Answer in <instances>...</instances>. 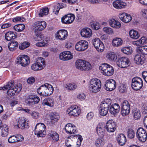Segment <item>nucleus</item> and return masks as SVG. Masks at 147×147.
Instances as JSON below:
<instances>
[{"label":"nucleus","mask_w":147,"mask_h":147,"mask_svg":"<svg viewBox=\"0 0 147 147\" xmlns=\"http://www.w3.org/2000/svg\"><path fill=\"white\" fill-rule=\"evenodd\" d=\"M54 90L53 88L51 85L46 83L43 84L38 88V93L41 96H47L51 95Z\"/></svg>","instance_id":"f257e3e1"},{"label":"nucleus","mask_w":147,"mask_h":147,"mask_svg":"<svg viewBox=\"0 0 147 147\" xmlns=\"http://www.w3.org/2000/svg\"><path fill=\"white\" fill-rule=\"evenodd\" d=\"M111 104V100L110 99H105L100 105L99 109V114L103 116H106L108 113L109 107Z\"/></svg>","instance_id":"f03ea898"},{"label":"nucleus","mask_w":147,"mask_h":147,"mask_svg":"<svg viewBox=\"0 0 147 147\" xmlns=\"http://www.w3.org/2000/svg\"><path fill=\"white\" fill-rule=\"evenodd\" d=\"M101 87V82L99 79H92L90 80L89 88L90 90L92 93H96L99 91Z\"/></svg>","instance_id":"7ed1b4c3"},{"label":"nucleus","mask_w":147,"mask_h":147,"mask_svg":"<svg viewBox=\"0 0 147 147\" xmlns=\"http://www.w3.org/2000/svg\"><path fill=\"white\" fill-rule=\"evenodd\" d=\"M99 68L103 74L106 76H111L114 73V70L113 67L108 64H101L100 65Z\"/></svg>","instance_id":"20e7f679"},{"label":"nucleus","mask_w":147,"mask_h":147,"mask_svg":"<svg viewBox=\"0 0 147 147\" xmlns=\"http://www.w3.org/2000/svg\"><path fill=\"white\" fill-rule=\"evenodd\" d=\"M46 126L42 123H38L36 125L34 130V133L38 137H43L46 134Z\"/></svg>","instance_id":"39448f33"},{"label":"nucleus","mask_w":147,"mask_h":147,"mask_svg":"<svg viewBox=\"0 0 147 147\" xmlns=\"http://www.w3.org/2000/svg\"><path fill=\"white\" fill-rule=\"evenodd\" d=\"M40 98L37 95L32 94L25 96V102L28 106L37 104L39 102Z\"/></svg>","instance_id":"423d86ee"},{"label":"nucleus","mask_w":147,"mask_h":147,"mask_svg":"<svg viewBox=\"0 0 147 147\" xmlns=\"http://www.w3.org/2000/svg\"><path fill=\"white\" fill-rule=\"evenodd\" d=\"M76 65L77 68L82 71L90 70L91 69V65L90 63L82 59L77 60Z\"/></svg>","instance_id":"0eeeda50"},{"label":"nucleus","mask_w":147,"mask_h":147,"mask_svg":"<svg viewBox=\"0 0 147 147\" xmlns=\"http://www.w3.org/2000/svg\"><path fill=\"white\" fill-rule=\"evenodd\" d=\"M45 65L44 59L40 57L37 59L36 62L32 65L31 68L34 71L40 70L44 68Z\"/></svg>","instance_id":"6e6552de"},{"label":"nucleus","mask_w":147,"mask_h":147,"mask_svg":"<svg viewBox=\"0 0 147 147\" xmlns=\"http://www.w3.org/2000/svg\"><path fill=\"white\" fill-rule=\"evenodd\" d=\"M143 86V82L140 77H135L132 80L131 87L134 90H138L140 89Z\"/></svg>","instance_id":"1a4fd4ad"},{"label":"nucleus","mask_w":147,"mask_h":147,"mask_svg":"<svg viewBox=\"0 0 147 147\" xmlns=\"http://www.w3.org/2000/svg\"><path fill=\"white\" fill-rule=\"evenodd\" d=\"M136 136L139 141L142 142H145L147 138L146 131L142 127L139 128L136 132Z\"/></svg>","instance_id":"9d476101"},{"label":"nucleus","mask_w":147,"mask_h":147,"mask_svg":"<svg viewBox=\"0 0 147 147\" xmlns=\"http://www.w3.org/2000/svg\"><path fill=\"white\" fill-rule=\"evenodd\" d=\"M17 63L23 67H25L30 63L29 57L26 55H19L17 58Z\"/></svg>","instance_id":"9b49d317"},{"label":"nucleus","mask_w":147,"mask_h":147,"mask_svg":"<svg viewBox=\"0 0 147 147\" xmlns=\"http://www.w3.org/2000/svg\"><path fill=\"white\" fill-rule=\"evenodd\" d=\"M116 63L119 67L125 68L128 67L130 64L129 59L125 57H122L118 58Z\"/></svg>","instance_id":"f8f14e48"},{"label":"nucleus","mask_w":147,"mask_h":147,"mask_svg":"<svg viewBox=\"0 0 147 147\" xmlns=\"http://www.w3.org/2000/svg\"><path fill=\"white\" fill-rule=\"evenodd\" d=\"M80 112L79 107L76 105H73L69 107L67 109L66 113L69 116H77Z\"/></svg>","instance_id":"ddd939ff"},{"label":"nucleus","mask_w":147,"mask_h":147,"mask_svg":"<svg viewBox=\"0 0 147 147\" xmlns=\"http://www.w3.org/2000/svg\"><path fill=\"white\" fill-rule=\"evenodd\" d=\"M88 42L86 40H80L76 44L75 49L78 51H83L88 48Z\"/></svg>","instance_id":"4468645a"},{"label":"nucleus","mask_w":147,"mask_h":147,"mask_svg":"<svg viewBox=\"0 0 147 147\" xmlns=\"http://www.w3.org/2000/svg\"><path fill=\"white\" fill-rule=\"evenodd\" d=\"M92 43L98 52H101L104 49V45L103 42L98 38H96L92 40Z\"/></svg>","instance_id":"2eb2a0df"},{"label":"nucleus","mask_w":147,"mask_h":147,"mask_svg":"<svg viewBox=\"0 0 147 147\" xmlns=\"http://www.w3.org/2000/svg\"><path fill=\"white\" fill-rule=\"evenodd\" d=\"M116 83L115 80L110 79L106 80L104 88L107 91H111L116 87Z\"/></svg>","instance_id":"dca6fc26"},{"label":"nucleus","mask_w":147,"mask_h":147,"mask_svg":"<svg viewBox=\"0 0 147 147\" xmlns=\"http://www.w3.org/2000/svg\"><path fill=\"white\" fill-rule=\"evenodd\" d=\"M18 120L17 126L19 128L23 129L29 127L26 118L20 117Z\"/></svg>","instance_id":"f3484780"},{"label":"nucleus","mask_w":147,"mask_h":147,"mask_svg":"<svg viewBox=\"0 0 147 147\" xmlns=\"http://www.w3.org/2000/svg\"><path fill=\"white\" fill-rule=\"evenodd\" d=\"M105 125L107 131L110 133L114 132L116 129V123L112 120L108 121Z\"/></svg>","instance_id":"a211bd4d"},{"label":"nucleus","mask_w":147,"mask_h":147,"mask_svg":"<svg viewBox=\"0 0 147 147\" xmlns=\"http://www.w3.org/2000/svg\"><path fill=\"white\" fill-rule=\"evenodd\" d=\"M109 108V112L110 114L114 116L117 114L120 109L119 105L116 103L111 105Z\"/></svg>","instance_id":"6ab92c4d"},{"label":"nucleus","mask_w":147,"mask_h":147,"mask_svg":"<svg viewBox=\"0 0 147 147\" xmlns=\"http://www.w3.org/2000/svg\"><path fill=\"white\" fill-rule=\"evenodd\" d=\"M35 27V30L40 31L44 29L46 27V23L44 21H38L34 24Z\"/></svg>","instance_id":"aec40b11"},{"label":"nucleus","mask_w":147,"mask_h":147,"mask_svg":"<svg viewBox=\"0 0 147 147\" xmlns=\"http://www.w3.org/2000/svg\"><path fill=\"white\" fill-rule=\"evenodd\" d=\"M66 132L69 134H75L77 133L76 127L71 123H68L65 126Z\"/></svg>","instance_id":"412c9836"},{"label":"nucleus","mask_w":147,"mask_h":147,"mask_svg":"<svg viewBox=\"0 0 147 147\" xmlns=\"http://www.w3.org/2000/svg\"><path fill=\"white\" fill-rule=\"evenodd\" d=\"M75 19L74 16L71 14L65 15L61 18L62 22L65 24H69L72 23Z\"/></svg>","instance_id":"4be33fe9"},{"label":"nucleus","mask_w":147,"mask_h":147,"mask_svg":"<svg viewBox=\"0 0 147 147\" xmlns=\"http://www.w3.org/2000/svg\"><path fill=\"white\" fill-rule=\"evenodd\" d=\"M59 59L63 61L71 59L73 58V55L69 51H65L60 53Z\"/></svg>","instance_id":"5701e85b"},{"label":"nucleus","mask_w":147,"mask_h":147,"mask_svg":"<svg viewBox=\"0 0 147 147\" xmlns=\"http://www.w3.org/2000/svg\"><path fill=\"white\" fill-rule=\"evenodd\" d=\"M56 37L61 40H65L68 36V32L66 30H59L57 33Z\"/></svg>","instance_id":"b1692460"},{"label":"nucleus","mask_w":147,"mask_h":147,"mask_svg":"<svg viewBox=\"0 0 147 147\" xmlns=\"http://www.w3.org/2000/svg\"><path fill=\"white\" fill-rule=\"evenodd\" d=\"M119 17L122 21L126 23L129 22L132 19L131 16L125 13H120Z\"/></svg>","instance_id":"393cba45"},{"label":"nucleus","mask_w":147,"mask_h":147,"mask_svg":"<svg viewBox=\"0 0 147 147\" xmlns=\"http://www.w3.org/2000/svg\"><path fill=\"white\" fill-rule=\"evenodd\" d=\"M48 135L50 140L53 142H57L59 140V135L56 131H49Z\"/></svg>","instance_id":"a878e982"},{"label":"nucleus","mask_w":147,"mask_h":147,"mask_svg":"<svg viewBox=\"0 0 147 147\" xmlns=\"http://www.w3.org/2000/svg\"><path fill=\"white\" fill-rule=\"evenodd\" d=\"M144 56H142L141 54H137L135 55L134 58V62L138 65L143 64L145 61Z\"/></svg>","instance_id":"bb28decb"},{"label":"nucleus","mask_w":147,"mask_h":147,"mask_svg":"<svg viewBox=\"0 0 147 147\" xmlns=\"http://www.w3.org/2000/svg\"><path fill=\"white\" fill-rule=\"evenodd\" d=\"M14 84V81L13 80H11L10 82H9V85H10L9 86V88L7 89V94L10 96H14L15 93L17 92L14 89L15 88Z\"/></svg>","instance_id":"cd10ccee"},{"label":"nucleus","mask_w":147,"mask_h":147,"mask_svg":"<svg viewBox=\"0 0 147 147\" xmlns=\"http://www.w3.org/2000/svg\"><path fill=\"white\" fill-rule=\"evenodd\" d=\"M117 142L120 146H123L126 142L127 139L125 136L123 134H118L116 137Z\"/></svg>","instance_id":"c85d7f7f"},{"label":"nucleus","mask_w":147,"mask_h":147,"mask_svg":"<svg viewBox=\"0 0 147 147\" xmlns=\"http://www.w3.org/2000/svg\"><path fill=\"white\" fill-rule=\"evenodd\" d=\"M106 125L102 123L100 124L96 127V131L98 135L103 136L105 134Z\"/></svg>","instance_id":"c756f323"},{"label":"nucleus","mask_w":147,"mask_h":147,"mask_svg":"<svg viewBox=\"0 0 147 147\" xmlns=\"http://www.w3.org/2000/svg\"><path fill=\"white\" fill-rule=\"evenodd\" d=\"M113 5L116 9H120L125 8L127 5L126 3L119 0H116L113 3Z\"/></svg>","instance_id":"7c9ffc66"},{"label":"nucleus","mask_w":147,"mask_h":147,"mask_svg":"<svg viewBox=\"0 0 147 147\" xmlns=\"http://www.w3.org/2000/svg\"><path fill=\"white\" fill-rule=\"evenodd\" d=\"M92 30L89 28H83L81 31V35L84 37L88 38L90 37L92 35Z\"/></svg>","instance_id":"2f4dec72"},{"label":"nucleus","mask_w":147,"mask_h":147,"mask_svg":"<svg viewBox=\"0 0 147 147\" xmlns=\"http://www.w3.org/2000/svg\"><path fill=\"white\" fill-rule=\"evenodd\" d=\"M54 102L52 98H47L45 99L42 101V105H47L50 107L53 106Z\"/></svg>","instance_id":"473e14b6"},{"label":"nucleus","mask_w":147,"mask_h":147,"mask_svg":"<svg viewBox=\"0 0 147 147\" xmlns=\"http://www.w3.org/2000/svg\"><path fill=\"white\" fill-rule=\"evenodd\" d=\"M16 37V35L12 31L8 32L6 33L5 35V39L8 41L11 40L12 39H14Z\"/></svg>","instance_id":"72a5a7b5"},{"label":"nucleus","mask_w":147,"mask_h":147,"mask_svg":"<svg viewBox=\"0 0 147 147\" xmlns=\"http://www.w3.org/2000/svg\"><path fill=\"white\" fill-rule=\"evenodd\" d=\"M18 45V43L16 41L13 40L8 45L9 50L11 51H13L16 49Z\"/></svg>","instance_id":"f704fd0d"},{"label":"nucleus","mask_w":147,"mask_h":147,"mask_svg":"<svg viewBox=\"0 0 147 147\" xmlns=\"http://www.w3.org/2000/svg\"><path fill=\"white\" fill-rule=\"evenodd\" d=\"M132 113L134 118L136 120L140 119L141 117L140 111L139 109L134 108L132 110Z\"/></svg>","instance_id":"c9c22d12"},{"label":"nucleus","mask_w":147,"mask_h":147,"mask_svg":"<svg viewBox=\"0 0 147 147\" xmlns=\"http://www.w3.org/2000/svg\"><path fill=\"white\" fill-rule=\"evenodd\" d=\"M123 42V40L121 38H114L112 41V45L114 47H118L122 44Z\"/></svg>","instance_id":"e433bc0d"},{"label":"nucleus","mask_w":147,"mask_h":147,"mask_svg":"<svg viewBox=\"0 0 147 147\" xmlns=\"http://www.w3.org/2000/svg\"><path fill=\"white\" fill-rule=\"evenodd\" d=\"M109 24L111 26L116 28H119L121 26L120 22L114 19L110 20Z\"/></svg>","instance_id":"4c0bfd02"},{"label":"nucleus","mask_w":147,"mask_h":147,"mask_svg":"<svg viewBox=\"0 0 147 147\" xmlns=\"http://www.w3.org/2000/svg\"><path fill=\"white\" fill-rule=\"evenodd\" d=\"M136 50L138 53L142 54V56L147 55V46H146L137 47Z\"/></svg>","instance_id":"58836bf2"},{"label":"nucleus","mask_w":147,"mask_h":147,"mask_svg":"<svg viewBox=\"0 0 147 147\" xmlns=\"http://www.w3.org/2000/svg\"><path fill=\"white\" fill-rule=\"evenodd\" d=\"M106 57L109 61H115L117 59V56L115 53L110 52L107 53Z\"/></svg>","instance_id":"ea45409f"},{"label":"nucleus","mask_w":147,"mask_h":147,"mask_svg":"<svg viewBox=\"0 0 147 147\" xmlns=\"http://www.w3.org/2000/svg\"><path fill=\"white\" fill-rule=\"evenodd\" d=\"M129 35L131 38L134 39L138 38L140 36L138 32L134 30H131L130 31Z\"/></svg>","instance_id":"a19ab883"},{"label":"nucleus","mask_w":147,"mask_h":147,"mask_svg":"<svg viewBox=\"0 0 147 147\" xmlns=\"http://www.w3.org/2000/svg\"><path fill=\"white\" fill-rule=\"evenodd\" d=\"M50 117L52 120L57 121L59 118V114L57 112H52L50 113Z\"/></svg>","instance_id":"79ce46f5"},{"label":"nucleus","mask_w":147,"mask_h":147,"mask_svg":"<svg viewBox=\"0 0 147 147\" xmlns=\"http://www.w3.org/2000/svg\"><path fill=\"white\" fill-rule=\"evenodd\" d=\"M14 30L18 32H21L25 28V26L22 24H19L15 25L13 27Z\"/></svg>","instance_id":"37998d69"},{"label":"nucleus","mask_w":147,"mask_h":147,"mask_svg":"<svg viewBox=\"0 0 147 147\" xmlns=\"http://www.w3.org/2000/svg\"><path fill=\"white\" fill-rule=\"evenodd\" d=\"M77 87V85L74 83H68L66 84L65 88L69 90H75Z\"/></svg>","instance_id":"c03bdc74"},{"label":"nucleus","mask_w":147,"mask_h":147,"mask_svg":"<svg viewBox=\"0 0 147 147\" xmlns=\"http://www.w3.org/2000/svg\"><path fill=\"white\" fill-rule=\"evenodd\" d=\"M9 128L8 126H6L2 128L1 132V135L2 136L5 137L9 133Z\"/></svg>","instance_id":"a18cd8bd"},{"label":"nucleus","mask_w":147,"mask_h":147,"mask_svg":"<svg viewBox=\"0 0 147 147\" xmlns=\"http://www.w3.org/2000/svg\"><path fill=\"white\" fill-rule=\"evenodd\" d=\"M49 10L47 7H45L41 9L40 10V12L39 14V16L40 17H42L44 15H47L49 13Z\"/></svg>","instance_id":"49530a36"},{"label":"nucleus","mask_w":147,"mask_h":147,"mask_svg":"<svg viewBox=\"0 0 147 147\" xmlns=\"http://www.w3.org/2000/svg\"><path fill=\"white\" fill-rule=\"evenodd\" d=\"M121 51L124 53L128 55L131 54L132 52L131 49L128 47L123 48L121 49Z\"/></svg>","instance_id":"de8ad7c7"},{"label":"nucleus","mask_w":147,"mask_h":147,"mask_svg":"<svg viewBox=\"0 0 147 147\" xmlns=\"http://www.w3.org/2000/svg\"><path fill=\"white\" fill-rule=\"evenodd\" d=\"M30 45L29 43L27 42H24L20 44L19 47L20 50H24L28 47Z\"/></svg>","instance_id":"09e8293b"},{"label":"nucleus","mask_w":147,"mask_h":147,"mask_svg":"<svg viewBox=\"0 0 147 147\" xmlns=\"http://www.w3.org/2000/svg\"><path fill=\"white\" fill-rule=\"evenodd\" d=\"M127 136L129 138L132 139L134 138L135 133L134 130L131 129H129L127 131Z\"/></svg>","instance_id":"8fccbe9b"},{"label":"nucleus","mask_w":147,"mask_h":147,"mask_svg":"<svg viewBox=\"0 0 147 147\" xmlns=\"http://www.w3.org/2000/svg\"><path fill=\"white\" fill-rule=\"evenodd\" d=\"M25 20L26 19L25 18L22 16H18L14 18L13 19L12 21L13 22H22L25 21Z\"/></svg>","instance_id":"3c124183"},{"label":"nucleus","mask_w":147,"mask_h":147,"mask_svg":"<svg viewBox=\"0 0 147 147\" xmlns=\"http://www.w3.org/2000/svg\"><path fill=\"white\" fill-rule=\"evenodd\" d=\"M121 108L127 109H129V110H130V105L128 102L126 100H124L122 103Z\"/></svg>","instance_id":"603ef678"},{"label":"nucleus","mask_w":147,"mask_h":147,"mask_svg":"<svg viewBox=\"0 0 147 147\" xmlns=\"http://www.w3.org/2000/svg\"><path fill=\"white\" fill-rule=\"evenodd\" d=\"M36 30H35V33L36 36V40H40L43 39L44 36Z\"/></svg>","instance_id":"864d4df0"},{"label":"nucleus","mask_w":147,"mask_h":147,"mask_svg":"<svg viewBox=\"0 0 147 147\" xmlns=\"http://www.w3.org/2000/svg\"><path fill=\"white\" fill-rule=\"evenodd\" d=\"M103 30L105 33L108 34H111L113 33V30L109 27H104Z\"/></svg>","instance_id":"5fc2aeb1"},{"label":"nucleus","mask_w":147,"mask_h":147,"mask_svg":"<svg viewBox=\"0 0 147 147\" xmlns=\"http://www.w3.org/2000/svg\"><path fill=\"white\" fill-rule=\"evenodd\" d=\"M130 110L128 109H122L121 108V113L122 115L123 116H125L128 115L129 114Z\"/></svg>","instance_id":"6e6d98bb"},{"label":"nucleus","mask_w":147,"mask_h":147,"mask_svg":"<svg viewBox=\"0 0 147 147\" xmlns=\"http://www.w3.org/2000/svg\"><path fill=\"white\" fill-rule=\"evenodd\" d=\"M103 139L102 138H98L96 141L95 144L97 147H99L103 144Z\"/></svg>","instance_id":"4d7b16f0"},{"label":"nucleus","mask_w":147,"mask_h":147,"mask_svg":"<svg viewBox=\"0 0 147 147\" xmlns=\"http://www.w3.org/2000/svg\"><path fill=\"white\" fill-rule=\"evenodd\" d=\"M92 27L94 30H97L100 27V25L99 23L97 22H94L91 24Z\"/></svg>","instance_id":"13d9d810"},{"label":"nucleus","mask_w":147,"mask_h":147,"mask_svg":"<svg viewBox=\"0 0 147 147\" xmlns=\"http://www.w3.org/2000/svg\"><path fill=\"white\" fill-rule=\"evenodd\" d=\"M59 6V3L54 5L53 11V13L55 14H57L58 13L59 10L60 9Z\"/></svg>","instance_id":"bf43d9fd"},{"label":"nucleus","mask_w":147,"mask_h":147,"mask_svg":"<svg viewBox=\"0 0 147 147\" xmlns=\"http://www.w3.org/2000/svg\"><path fill=\"white\" fill-rule=\"evenodd\" d=\"M119 89L120 92H124L127 90L126 86L124 84H121L119 86Z\"/></svg>","instance_id":"052dcab7"},{"label":"nucleus","mask_w":147,"mask_h":147,"mask_svg":"<svg viewBox=\"0 0 147 147\" xmlns=\"http://www.w3.org/2000/svg\"><path fill=\"white\" fill-rule=\"evenodd\" d=\"M8 142L10 143H13L16 142V136H10L8 138Z\"/></svg>","instance_id":"680f3d73"},{"label":"nucleus","mask_w":147,"mask_h":147,"mask_svg":"<svg viewBox=\"0 0 147 147\" xmlns=\"http://www.w3.org/2000/svg\"><path fill=\"white\" fill-rule=\"evenodd\" d=\"M77 98L81 100H84L86 98L85 94L83 93L78 94L77 96Z\"/></svg>","instance_id":"e2e57ef3"},{"label":"nucleus","mask_w":147,"mask_h":147,"mask_svg":"<svg viewBox=\"0 0 147 147\" xmlns=\"http://www.w3.org/2000/svg\"><path fill=\"white\" fill-rule=\"evenodd\" d=\"M94 114L93 112H90L87 115L86 118L88 120H90L92 119L94 117Z\"/></svg>","instance_id":"0e129e2a"},{"label":"nucleus","mask_w":147,"mask_h":147,"mask_svg":"<svg viewBox=\"0 0 147 147\" xmlns=\"http://www.w3.org/2000/svg\"><path fill=\"white\" fill-rule=\"evenodd\" d=\"M22 85L20 84H18L16 86H15L14 89L15 90L17 93H19L20 92L22 89Z\"/></svg>","instance_id":"69168bd1"},{"label":"nucleus","mask_w":147,"mask_h":147,"mask_svg":"<svg viewBox=\"0 0 147 147\" xmlns=\"http://www.w3.org/2000/svg\"><path fill=\"white\" fill-rule=\"evenodd\" d=\"M66 145L67 147H79L80 145L78 144L76 142H75L71 144L66 143Z\"/></svg>","instance_id":"338daca9"},{"label":"nucleus","mask_w":147,"mask_h":147,"mask_svg":"<svg viewBox=\"0 0 147 147\" xmlns=\"http://www.w3.org/2000/svg\"><path fill=\"white\" fill-rule=\"evenodd\" d=\"M141 14L144 18H147V9H142V10Z\"/></svg>","instance_id":"774afa93"}]
</instances>
